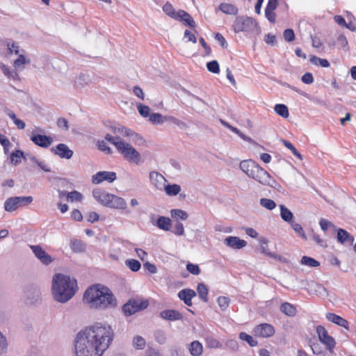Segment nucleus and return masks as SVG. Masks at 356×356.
<instances>
[{"label":"nucleus","mask_w":356,"mask_h":356,"mask_svg":"<svg viewBox=\"0 0 356 356\" xmlns=\"http://www.w3.org/2000/svg\"><path fill=\"white\" fill-rule=\"evenodd\" d=\"M113 330L100 323L80 331L74 340L73 356H102L113 339Z\"/></svg>","instance_id":"obj_1"},{"label":"nucleus","mask_w":356,"mask_h":356,"mask_svg":"<svg viewBox=\"0 0 356 356\" xmlns=\"http://www.w3.org/2000/svg\"><path fill=\"white\" fill-rule=\"evenodd\" d=\"M109 129L115 136L106 134L105 136L106 140L113 145L126 161L138 165L141 159L140 153L122 137L127 138L131 141L138 144L143 143V138L133 130L120 124L113 123L111 124Z\"/></svg>","instance_id":"obj_2"},{"label":"nucleus","mask_w":356,"mask_h":356,"mask_svg":"<svg viewBox=\"0 0 356 356\" xmlns=\"http://www.w3.org/2000/svg\"><path fill=\"white\" fill-rule=\"evenodd\" d=\"M77 290V282L74 277L63 273H56L53 276L51 295L56 302H68L74 296Z\"/></svg>","instance_id":"obj_3"},{"label":"nucleus","mask_w":356,"mask_h":356,"mask_svg":"<svg viewBox=\"0 0 356 356\" xmlns=\"http://www.w3.org/2000/svg\"><path fill=\"white\" fill-rule=\"evenodd\" d=\"M83 300L90 307L95 309H106L117 305L116 299L111 291L101 284L88 288L84 293Z\"/></svg>","instance_id":"obj_4"},{"label":"nucleus","mask_w":356,"mask_h":356,"mask_svg":"<svg viewBox=\"0 0 356 356\" xmlns=\"http://www.w3.org/2000/svg\"><path fill=\"white\" fill-rule=\"evenodd\" d=\"M248 176L264 186H269L275 188L277 183L275 180L259 165L255 163L254 168L250 170Z\"/></svg>","instance_id":"obj_5"},{"label":"nucleus","mask_w":356,"mask_h":356,"mask_svg":"<svg viewBox=\"0 0 356 356\" xmlns=\"http://www.w3.org/2000/svg\"><path fill=\"white\" fill-rule=\"evenodd\" d=\"M233 30L235 33L247 32L251 33L259 28L257 22L252 17L238 16L233 23Z\"/></svg>","instance_id":"obj_6"},{"label":"nucleus","mask_w":356,"mask_h":356,"mask_svg":"<svg viewBox=\"0 0 356 356\" xmlns=\"http://www.w3.org/2000/svg\"><path fill=\"white\" fill-rule=\"evenodd\" d=\"M148 301L144 300H131L123 306V312L126 316H131L137 312L146 309Z\"/></svg>","instance_id":"obj_7"},{"label":"nucleus","mask_w":356,"mask_h":356,"mask_svg":"<svg viewBox=\"0 0 356 356\" xmlns=\"http://www.w3.org/2000/svg\"><path fill=\"white\" fill-rule=\"evenodd\" d=\"M316 332L320 341L325 345L329 350L332 351L336 343L334 339L328 334L325 327L321 325H318L316 327Z\"/></svg>","instance_id":"obj_8"},{"label":"nucleus","mask_w":356,"mask_h":356,"mask_svg":"<svg viewBox=\"0 0 356 356\" xmlns=\"http://www.w3.org/2000/svg\"><path fill=\"white\" fill-rule=\"evenodd\" d=\"M116 179V173L114 172L99 171L92 176V182L94 184H99L104 181H106L108 183H112Z\"/></svg>","instance_id":"obj_9"},{"label":"nucleus","mask_w":356,"mask_h":356,"mask_svg":"<svg viewBox=\"0 0 356 356\" xmlns=\"http://www.w3.org/2000/svg\"><path fill=\"white\" fill-rule=\"evenodd\" d=\"M30 248L38 259L44 265L50 264L54 259L39 245H30Z\"/></svg>","instance_id":"obj_10"},{"label":"nucleus","mask_w":356,"mask_h":356,"mask_svg":"<svg viewBox=\"0 0 356 356\" xmlns=\"http://www.w3.org/2000/svg\"><path fill=\"white\" fill-rule=\"evenodd\" d=\"M149 177L150 184L157 190L163 191L168 181L165 177L156 171H151Z\"/></svg>","instance_id":"obj_11"},{"label":"nucleus","mask_w":356,"mask_h":356,"mask_svg":"<svg viewBox=\"0 0 356 356\" xmlns=\"http://www.w3.org/2000/svg\"><path fill=\"white\" fill-rule=\"evenodd\" d=\"M254 334L257 337L262 338H268L272 337L275 334L274 327L268 323H261L254 329Z\"/></svg>","instance_id":"obj_12"},{"label":"nucleus","mask_w":356,"mask_h":356,"mask_svg":"<svg viewBox=\"0 0 356 356\" xmlns=\"http://www.w3.org/2000/svg\"><path fill=\"white\" fill-rule=\"evenodd\" d=\"M258 241L259 243V250L261 251V252L262 254H264L266 256H268L270 258L277 259L280 261L284 262L285 261V259L282 257L277 255L275 253L272 252L269 250V249H268L269 241L266 237L261 236V237L259 238Z\"/></svg>","instance_id":"obj_13"},{"label":"nucleus","mask_w":356,"mask_h":356,"mask_svg":"<svg viewBox=\"0 0 356 356\" xmlns=\"http://www.w3.org/2000/svg\"><path fill=\"white\" fill-rule=\"evenodd\" d=\"M150 222L153 225L156 226L159 229L164 231H169L172 225L171 220L169 218L159 216L156 218L154 215L150 216Z\"/></svg>","instance_id":"obj_14"},{"label":"nucleus","mask_w":356,"mask_h":356,"mask_svg":"<svg viewBox=\"0 0 356 356\" xmlns=\"http://www.w3.org/2000/svg\"><path fill=\"white\" fill-rule=\"evenodd\" d=\"M224 244L230 248L240 250L247 245V242L237 236H229L224 239Z\"/></svg>","instance_id":"obj_15"},{"label":"nucleus","mask_w":356,"mask_h":356,"mask_svg":"<svg viewBox=\"0 0 356 356\" xmlns=\"http://www.w3.org/2000/svg\"><path fill=\"white\" fill-rule=\"evenodd\" d=\"M31 140L36 145L41 147H48L53 142L50 136L41 134H35L33 132L31 136Z\"/></svg>","instance_id":"obj_16"},{"label":"nucleus","mask_w":356,"mask_h":356,"mask_svg":"<svg viewBox=\"0 0 356 356\" xmlns=\"http://www.w3.org/2000/svg\"><path fill=\"white\" fill-rule=\"evenodd\" d=\"M106 207L119 210H124L127 207V202L122 197L111 194Z\"/></svg>","instance_id":"obj_17"},{"label":"nucleus","mask_w":356,"mask_h":356,"mask_svg":"<svg viewBox=\"0 0 356 356\" xmlns=\"http://www.w3.org/2000/svg\"><path fill=\"white\" fill-rule=\"evenodd\" d=\"M51 152L62 159H70L73 156V151L63 143H60L56 147L51 148Z\"/></svg>","instance_id":"obj_18"},{"label":"nucleus","mask_w":356,"mask_h":356,"mask_svg":"<svg viewBox=\"0 0 356 356\" xmlns=\"http://www.w3.org/2000/svg\"><path fill=\"white\" fill-rule=\"evenodd\" d=\"M94 198L102 205L106 207L109 200L111 193L104 190L96 188L92 191Z\"/></svg>","instance_id":"obj_19"},{"label":"nucleus","mask_w":356,"mask_h":356,"mask_svg":"<svg viewBox=\"0 0 356 356\" xmlns=\"http://www.w3.org/2000/svg\"><path fill=\"white\" fill-rule=\"evenodd\" d=\"M186 348L191 356H202L204 347L197 340L193 341L186 345Z\"/></svg>","instance_id":"obj_20"},{"label":"nucleus","mask_w":356,"mask_h":356,"mask_svg":"<svg viewBox=\"0 0 356 356\" xmlns=\"http://www.w3.org/2000/svg\"><path fill=\"white\" fill-rule=\"evenodd\" d=\"M196 296L194 290L190 289H184L179 291L178 297L187 306L192 305V298Z\"/></svg>","instance_id":"obj_21"},{"label":"nucleus","mask_w":356,"mask_h":356,"mask_svg":"<svg viewBox=\"0 0 356 356\" xmlns=\"http://www.w3.org/2000/svg\"><path fill=\"white\" fill-rule=\"evenodd\" d=\"M160 316L166 321H175L181 320L183 318L182 314L174 309H165L160 313Z\"/></svg>","instance_id":"obj_22"},{"label":"nucleus","mask_w":356,"mask_h":356,"mask_svg":"<svg viewBox=\"0 0 356 356\" xmlns=\"http://www.w3.org/2000/svg\"><path fill=\"white\" fill-rule=\"evenodd\" d=\"M326 318L333 323H335L339 326H341L343 327H344L345 329H346L347 330H349V323L348 322L344 319L343 318L335 314H333V313H327L326 314Z\"/></svg>","instance_id":"obj_23"},{"label":"nucleus","mask_w":356,"mask_h":356,"mask_svg":"<svg viewBox=\"0 0 356 356\" xmlns=\"http://www.w3.org/2000/svg\"><path fill=\"white\" fill-rule=\"evenodd\" d=\"M17 58L13 61V67L17 71H22L25 66L31 63V59L26 57L23 54H17Z\"/></svg>","instance_id":"obj_24"},{"label":"nucleus","mask_w":356,"mask_h":356,"mask_svg":"<svg viewBox=\"0 0 356 356\" xmlns=\"http://www.w3.org/2000/svg\"><path fill=\"white\" fill-rule=\"evenodd\" d=\"M337 241L341 244H345L346 243H348L350 244H353L354 242V237L351 234H350L347 231L343 229L339 228L337 230Z\"/></svg>","instance_id":"obj_25"},{"label":"nucleus","mask_w":356,"mask_h":356,"mask_svg":"<svg viewBox=\"0 0 356 356\" xmlns=\"http://www.w3.org/2000/svg\"><path fill=\"white\" fill-rule=\"evenodd\" d=\"M0 69L3 74L9 79L17 80L19 79V75L17 73V70L15 69L10 68L9 66L0 63Z\"/></svg>","instance_id":"obj_26"},{"label":"nucleus","mask_w":356,"mask_h":356,"mask_svg":"<svg viewBox=\"0 0 356 356\" xmlns=\"http://www.w3.org/2000/svg\"><path fill=\"white\" fill-rule=\"evenodd\" d=\"M22 159L27 160V155H25L24 152L20 149H16L10 154V163L14 165L19 164Z\"/></svg>","instance_id":"obj_27"},{"label":"nucleus","mask_w":356,"mask_h":356,"mask_svg":"<svg viewBox=\"0 0 356 356\" xmlns=\"http://www.w3.org/2000/svg\"><path fill=\"white\" fill-rule=\"evenodd\" d=\"M176 19H181L185 22V24L191 28H195L196 23L191 16L183 10L178 11V15Z\"/></svg>","instance_id":"obj_28"},{"label":"nucleus","mask_w":356,"mask_h":356,"mask_svg":"<svg viewBox=\"0 0 356 356\" xmlns=\"http://www.w3.org/2000/svg\"><path fill=\"white\" fill-rule=\"evenodd\" d=\"M218 9L227 15H236L238 13V8L232 3H222L219 5Z\"/></svg>","instance_id":"obj_29"},{"label":"nucleus","mask_w":356,"mask_h":356,"mask_svg":"<svg viewBox=\"0 0 356 356\" xmlns=\"http://www.w3.org/2000/svg\"><path fill=\"white\" fill-rule=\"evenodd\" d=\"M90 83V77L88 75L80 74L75 77L74 81V86L77 88H82Z\"/></svg>","instance_id":"obj_30"},{"label":"nucleus","mask_w":356,"mask_h":356,"mask_svg":"<svg viewBox=\"0 0 356 356\" xmlns=\"http://www.w3.org/2000/svg\"><path fill=\"white\" fill-rule=\"evenodd\" d=\"M163 191H165V194L168 196H175L180 193L181 188L177 184H165Z\"/></svg>","instance_id":"obj_31"},{"label":"nucleus","mask_w":356,"mask_h":356,"mask_svg":"<svg viewBox=\"0 0 356 356\" xmlns=\"http://www.w3.org/2000/svg\"><path fill=\"white\" fill-rule=\"evenodd\" d=\"M19 207L17 197H13L7 199L4 203V209L6 211L12 212Z\"/></svg>","instance_id":"obj_32"},{"label":"nucleus","mask_w":356,"mask_h":356,"mask_svg":"<svg viewBox=\"0 0 356 356\" xmlns=\"http://www.w3.org/2000/svg\"><path fill=\"white\" fill-rule=\"evenodd\" d=\"M70 246L72 250L76 253L84 252L86 250L84 243L76 238L70 240Z\"/></svg>","instance_id":"obj_33"},{"label":"nucleus","mask_w":356,"mask_h":356,"mask_svg":"<svg viewBox=\"0 0 356 356\" xmlns=\"http://www.w3.org/2000/svg\"><path fill=\"white\" fill-rule=\"evenodd\" d=\"M170 216L172 218L176 220H185L188 218V214L186 211L179 209H173L170 210Z\"/></svg>","instance_id":"obj_34"},{"label":"nucleus","mask_w":356,"mask_h":356,"mask_svg":"<svg viewBox=\"0 0 356 356\" xmlns=\"http://www.w3.org/2000/svg\"><path fill=\"white\" fill-rule=\"evenodd\" d=\"M27 159L37 165L41 170L45 172H50L51 169L47 165L44 161L38 159L35 156L27 154Z\"/></svg>","instance_id":"obj_35"},{"label":"nucleus","mask_w":356,"mask_h":356,"mask_svg":"<svg viewBox=\"0 0 356 356\" xmlns=\"http://www.w3.org/2000/svg\"><path fill=\"white\" fill-rule=\"evenodd\" d=\"M280 310L282 313L289 316H293L296 313V307L289 302H284L282 304L280 307Z\"/></svg>","instance_id":"obj_36"},{"label":"nucleus","mask_w":356,"mask_h":356,"mask_svg":"<svg viewBox=\"0 0 356 356\" xmlns=\"http://www.w3.org/2000/svg\"><path fill=\"white\" fill-rule=\"evenodd\" d=\"M255 163V161L251 159L243 161L240 163V168L248 175L250 174V170L254 168Z\"/></svg>","instance_id":"obj_37"},{"label":"nucleus","mask_w":356,"mask_h":356,"mask_svg":"<svg viewBox=\"0 0 356 356\" xmlns=\"http://www.w3.org/2000/svg\"><path fill=\"white\" fill-rule=\"evenodd\" d=\"M197 291L200 298L204 302H208V289L207 286L202 283L197 285Z\"/></svg>","instance_id":"obj_38"},{"label":"nucleus","mask_w":356,"mask_h":356,"mask_svg":"<svg viewBox=\"0 0 356 356\" xmlns=\"http://www.w3.org/2000/svg\"><path fill=\"white\" fill-rule=\"evenodd\" d=\"M132 345L136 349L143 350L146 346V341L141 336L136 335L133 337Z\"/></svg>","instance_id":"obj_39"},{"label":"nucleus","mask_w":356,"mask_h":356,"mask_svg":"<svg viewBox=\"0 0 356 356\" xmlns=\"http://www.w3.org/2000/svg\"><path fill=\"white\" fill-rule=\"evenodd\" d=\"M280 207L282 218L286 222H291L293 217L292 212L284 205H280Z\"/></svg>","instance_id":"obj_40"},{"label":"nucleus","mask_w":356,"mask_h":356,"mask_svg":"<svg viewBox=\"0 0 356 356\" xmlns=\"http://www.w3.org/2000/svg\"><path fill=\"white\" fill-rule=\"evenodd\" d=\"M205 343L209 348H220L222 347L220 342L212 336H207L205 338Z\"/></svg>","instance_id":"obj_41"},{"label":"nucleus","mask_w":356,"mask_h":356,"mask_svg":"<svg viewBox=\"0 0 356 356\" xmlns=\"http://www.w3.org/2000/svg\"><path fill=\"white\" fill-rule=\"evenodd\" d=\"M7 46V54L6 56L9 55L15 54L17 55L20 52L19 47L17 43L12 41H8L6 44Z\"/></svg>","instance_id":"obj_42"},{"label":"nucleus","mask_w":356,"mask_h":356,"mask_svg":"<svg viewBox=\"0 0 356 356\" xmlns=\"http://www.w3.org/2000/svg\"><path fill=\"white\" fill-rule=\"evenodd\" d=\"M274 110L277 114L284 118H287L289 115L288 108L286 105L277 104L275 106Z\"/></svg>","instance_id":"obj_43"},{"label":"nucleus","mask_w":356,"mask_h":356,"mask_svg":"<svg viewBox=\"0 0 356 356\" xmlns=\"http://www.w3.org/2000/svg\"><path fill=\"white\" fill-rule=\"evenodd\" d=\"M163 12L170 16V17L176 19L178 15V11L177 12L172 5L169 2H167L164 4L163 7Z\"/></svg>","instance_id":"obj_44"},{"label":"nucleus","mask_w":356,"mask_h":356,"mask_svg":"<svg viewBox=\"0 0 356 356\" xmlns=\"http://www.w3.org/2000/svg\"><path fill=\"white\" fill-rule=\"evenodd\" d=\"M7 115L13 121L14 124L19 129H24L25 128V122L23 120L18 119L14 112L8 111L7 112Z\"/></svg>","instance_id":"obj_45"},{"label":"nucleus","mask_w":356,"mask_h":356,"mask_svg":"<svg viewBox=\"0 0 356 356\" xmlns=\"http://www.w3.org/2000/svg\"><path fill=\"white\" fill-rule=\"evenodd\" d=\"M300 264L309 267H318L320 266V263L318 261L307 256L302 257Z\"/></svg>","instance_id":"obj_46"},{"label":"nucleus","mask_w":356,"mask_h":356,"mask_svg":"<svg viewBox=\"0 0 356 356\" xmlns=\"http://www.w3.org/2000/svg\"><path fill=\"white\" fill-rule=\"evenodd\" d=\"M83 200V195L79 191H74L67 193V200L68 202H81Z\"/></svg>","instance_id":"obj_47"},{"label":"nucleus","mask_w":356,"mask_h":356,"mask_svg":"<svg viewBox=\"0 0 356 356\" xmlns=\"http://www.w3.org/2000/svg\"><path fill=\"white\" fill-rule=\"evenodd\" d=\"M309 61L315 65H321L323 67H328L330 66V63L327 60L320 58L315 56H311Z\"/></svg>","instance_id":"obj_48"},{"label":"nucleus","mask_w":356,"mask_h":356,"mask_svg":"<svg viewBox=\"0 0 356 356\" xmlns=\"http://www.w3.org/2000/svg\"><path fill=\"white\" fill-rule=\"evenodd\" d=\"M125 264L134 272L138 271L141 267L140 263L138 260L134 259H127L125 261Z\"/></svg>","instance_id":"obj_49"},{"label":"nucleus","mask_w":356,"mask_h":356,"mask_svg":"<svg viewBox=\"0 0 356 356\" xmlns=\"http://www.w3.org/2000/svg\"><path fill=\"white\" fill-rule=\"evenodd\" d=\"M239 339L242 341H246L251 347H254L258 343L257 340L245 332H241L239 334Z\"/></svg>","instance_id":"obj_50"},{"label":"nucleus","mask_w":356,"mask_h":356,"mask_svg":"<svg viewBox=\"0 0 356 356\" xmlns=\"http://www.w3.org/2000/svg\"><path fill=\"white\" fill-rule=\"evenodd\" d=\"M260 204L268 210H273L276 207V203L275 201L268 198L260 199Z\"/></svg>","instance_id":"obj_51"},{"label":"nucleus","mask_w":356,"mask_h":356,"mask_svg":"<svg viewBox=\"0 0 356 356\" xmlns=\"http://www.w3.org/2000/svg\"><path fill=\"white\" fill-rule=\"evenodd\" d=\"M165 118L160 113H152L149 116V120L153 124H163L166 122Z\"/></svg>","instance_id":"obj_52"},{"label":"nucleus","mask_w":356,"mask_h":356,"mask_svg":"<svg viewBox=\"0 0 356 356\" xmlns=\"http://www.w3.org/2000/svg\"><path fill=\"white\" fill-rule=\"evenodd\" d=\"M291 225L294 230L302 238L307 240V237L305 234L302 227L298 222L291 221Z\"/></svg>","instance_id":"obj_53"},{"label":"nucleus","mask_w":356,"mask_h":356,"mask_svg":"<svg viewBox=\"0 0 356 356\" xmlns=\"http://www.w3.org/2000/svg\"><path fill=\"white\" fill-rule=\"evenodd\" d=\"M282 143L289 150L291 151L292 154L298 157L299 159L302 160V155L297 151L296 147L293 145V144L286 140L282 139L281 140Z\"/></svg>","instance_id":"obj_54"},{"label":"nucleus","mask_w":356,"mask_h":356,"mask_svg":"<svg viewBox=\"0 0 356 356\" xmlns=\"http://www.w3.org/2000/svg\"><path fill=\"white\" fill-rule=\"evenodd\" d=\"M229 302H230V300L228 297L220 296L218 298V306L222 311H225L228 308V307L229 305Z\"/></svg>","instance_id":"obj_55"},{"label":"nucleus","mask_w":356,"mask_h":356,"mask_svg":"<svg viewBox=\"0 0 356 356\" xmlns=\"http://www.w3.org/2000/svg\"><path fill=\"white\" fill-rule=\"evenodd\" d=\"M207 70L214 74H218L220 72L219 64L216 60H212L207 64Z\"/></svg>","instance_id":"obj_56"},{"label":"nucleus","mask_w":356,"mask_h":356,"mask_svg":"<svg viewBox=\"0 0 356 356\" xmlns=\"http://www.w3.org/2000/svg\"><path fill=\"white\" fill-rule=\"evenodd\" d=\"M165 120L172 122L173 124L177 125L180 129H185L187 127L185 122L177 119L172 116H166Z\"/></svg>","instance_id":"obj_57"},{"label":"nucleus","mask_w":356,"mask_h":356,"mask_svg":"<svg viewBox=\"0 0 356 356\" xmlns=\"http://www.w3.org/2000/svg\"><path fill=\"white\" fill-rule=\"evenodd\" d=\"M137 108L139 113L143 117L147 118L150 115V108L149 106L140 104L137 106Z\"/></svg>","instance_id":"obj_58"},{"label":"nucleus","mask_w":356,"mask_h":356,"mask_svg":"<svg viewBox=\"0 0 356 356\" xmlns=\"http://www.w3.org/2000/svg\"><path fill=\"white\" fill-rule=\"evenodd\" d=\"M8 347V342L6 337L0 332V355L6 353Z\"/></svg>","instance_id":"obj_59"},{"label":"nucleus","mask_w":356,"mask_h":356,"mask_svg":"<svg viewBox=\"0 0 356 356\" xmlns=\"http://www.w3.org/2000/svg\"><path fill=\"white\" fill-rule=\"evenodd\" d=\"M19 207L26 206L33 202V197L31 196H19L17 197Z\"/></svg>","instance_id":"obj_60"},{"label":"nucleus","mask_w":356,"mask_h":356,"mask_svg":"<svg viewBox=\"0 0 356 356\" xmlns=\"http://www.w3.org/2000/svg\"><path fill=\"white\" fill-rule=\"evenodd\" d=\"M97 146L99 150L104 152L106 154H111L112 152L111 149L104 140H98Z\"/></svg>","instance_id":"obj_61"},{"label":"nucleus","mask_w":356,"mask_h":356,"mask_svg":"<svg viewBox=\"0 0 356 356\" xmlns=\"http://www.w3.org/2000/svg\"><path fill=\"white\" fill-rule=\"evenodd\" d=\"M319 225H320V227H321V229L323 231V232H326L327 229L329 228V227H333V228H335V226L330 221H328L326 219H324V218H321L320 220H319Z\"/></svg>","instance_id":"obj_62"},{"label":"nucleus","mask_w":356,"mask_h":356,"mask_svg":"<svg viewBox=\"0 0 356 356\" xmlns=\"http://www.w3.org/2000/svg\"><path fill=\"white\" fill-rule=\"evenodd\" d=\"M187 270L193 275H197L200 273V269L197 264H188L186 265Z\"/></svg>","instance_id":"obj_63"},{"label":"nucleus","mask_w":356,"mask_h":356,"mask_svg":"<svg viewBox=\"0 0 356 356\" xmlns=\"http://www.w3.org/2000/svg\"><path fill=\"white\" fill-rule=\"evenodd\" d=\"M312 238L313 241L320 247L325 248L327 246L325 241L321 238V236L315 233H313L312 235Z\"/></svg>","instance_id":"obj_64"}]
</instances>
